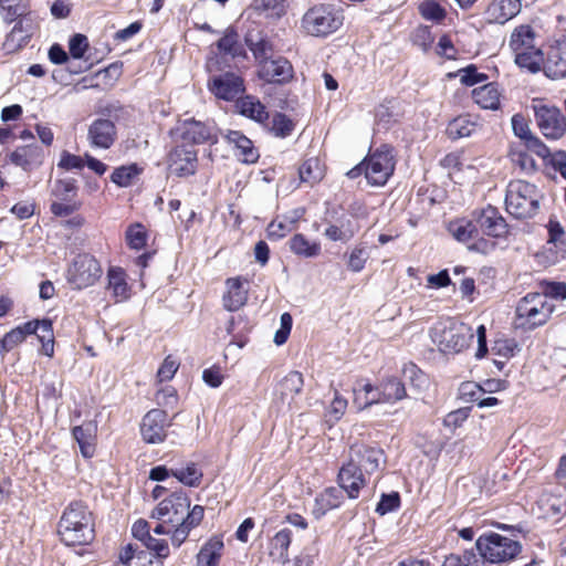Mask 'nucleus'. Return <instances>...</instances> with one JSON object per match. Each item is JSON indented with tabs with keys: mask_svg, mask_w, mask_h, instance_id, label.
<instances>
[{
	"mask_svg": "<svg viewBox=\"0 0 566 566\" xmlns=\"http://www.w3.org/2000/svg\"><path fill=\"white\" fill-rule=\"evenodd\" d=\"M61 541L67 546L86 545L94 538L92 513L83 502H72L59 522Z\"/></svg>",
	"mask_w": 566,
	"mask_h": 566,
	"instance_id": "obj_1",
	"label": "nucleus"
},
{
	"mask_svg": "<svg viewBox=\"0 0 566 566\" xmlns=\"http://www.w3.org/2000/svg\"><path fill=\"white\" fill-rule=\"evenodd\" d=\"M535 31L531 25L516 27L509 41V46L514 54L515 64L532 74L542 71L544 53L535 43Z\"/></svg>",
	"mask_w": 566,
	"mask_h": 566,
	"instance_id": "obj_2",
	"label": "nucleus"
},
{
	"mask_svg": "<svg viewBox=\"0 0 566 566\" xmlns=\"http://www.w3.org/2000/svg\"><path fill=\"white\" fill-rule=\"evenodd\" d=\"M542 195L537 187L524 180H512L507 185L505 209L516 219L533 218L538 209Z\"/></svg>",
	"mask_w": 566,
	"mask_h": 566,
	"instance_id": "obj_3",
	"label": "nucleus"
},
{
	"mask_svg": "<svg viewBox=\"0 0 566 566\" xmlns=\"http://www.w3.org/2000/svg\"><path fill=\"white\" fill-rule=\"evenodd\" d=\"M555 310V304L547 296L537 292L523 296L515 308V326L524 331H533L545 325Z\"/></svg>",
	"mask_w": 566,
	"mask_h": 566,
	"instance_id": "obj_4",
	"label": "nucleus"
},
{
	"mask_svg": "<svg viewBox=\"0 0 566 566\" xmlns=\"http://www.w3.org/2000/svg\"><path fill=\"white\" fill-rule=\"evenodd\" d=\"M430 337L443 354H458L473 340L474 334L470 326L454 322H438L430 329Z\"/></svg>",
	"mask_w": 566,
	"mask_h": 566,
	"instance_id": "obj_5",
	"label": "nucleus"
},
{
	"mask_svg": "<svg viewBox=\"0 0 566 566\" xmlns=\"http://www.w3.org/2000/svg\"><path fill=\"white\" fill-rule=\"evenodd\" d=\"M475 547L482 559L491 564L509 563L522 552L520 542L497 533L481 535Z\"/></svg>",
	"mask_w": 566,
	"mask_h": 566,
	"instance_id": "obj_6",
	"label": "nucleus"
},
{
	"mask_svg": "<svg viewBox=\"0 0 566 566\" xmlns=\"http://www.w3.org/2000/svg\"><path fill=\"white\" fill-rule=\"evenodd\" d=\"M342 12L332 4H316L302 18L303 30L313 36H326L337 31L343 24Z\"/></svg>",
	"mask_w": 566,
	"mask_h": 566,
	"instance_id": "obj_7",
	"label": "nucleus"
},
{
	"mask_svg": "<svg viewBox=\"0 0 566 566\" xmlns=\"http://www.w3.org/2000/svg\"><path fill=\"white\" fill-rule=\"evenodd\" d=\"M395 166L392 148L381 145L365 159V178L370 186L381 187L394 174Z\"/></svg>",
	"mask_w": 566,
	"mask_h": 566,
	"instance_id": "obj_8",
	"label": "nucleus"
},
{
	"mask_svg": "<svg viewBox=\"0 0 566 566\" xmlns=\"http://www.w3.org/2000/svg\"><path fill=\"white\" fill-rule=\"evenodd\" d=\"M532 108L536 124L546 138L556 140L565 135L566 117L558 107L535 99Z\"/></svg>",
	"mask_w": 566,
	"mask_h": 566,
	"instance_id": "obj_9",
	"label": "nucleus"
},
{
	"mask_svg": "<svg viewBox=\"0 0 566 566\" xmlns=\"http://www.w3.org/2000/svg\"><path fill=\"white\" fill-rule=\"evenodd\" d=\"M101 275L98 261L87 253L76 255L67 270L69 283L78 290L93 285Z\"/></svg>",
	"mask_w": 566,
	"mask_h": 566,
	"instance_id": "obj_10",
	"label": "nucleus"
},
{
	"mask_svg": "<svg viewBox=\"0 0 566 566\" xmlns=\"http://www.w3.org/2000/svg\"><path fill=\"white\" fill-rule=\"evenodd\" d=\"M190 509V500L184 492H174L164 499L153 510L150 517L159 522L169 523L171 527L184 522L187 510Z\"/></svg>",
	"mask_w": 566,
	"mask_h": 566,
	"instance_id": "obj_11",
	"label": "nucleus"
},
{
	"mask_svg": "<svg viewBox=\"0 0 566 566\" xmlns=\"http://www.w3.org/2000/svg\"><path fill=\"white\" fill-rule=\"evenodd\" d=\"M171 424L168 415L161 409H151L143 418L140 433L147 443H160L165 440L167 428Z\"/></svg>",
	"mask_w": 566,
	"mask_h": 566,
	"instance_id": "obj_12",
	"label": "nucleus"
},
{
	"mask_svg": "<svg viewBox=\"0 0 566 566\" xmlns=\"http://www.w3.org/2000/svg\"><path fill=\"white\" fill-rule=\"evenodd\" d=\"M479 233L492 238H502L507 233V223L495 207L488 206L472 212Z\"/></svg>",
	"mask_w": 566,
	"mask_h": 566,
	"instance_id": "obj_13",
	"label": "nucleus"
},
{
	"mask_svg": "<svg viewBox=\"0 0 566 566\" xmlns=\"http://www.w3.org/2000/svg\"><path fill=\"white\" fill-rule=\"evenodd\" d=\"M366 475H370L385 465L384 450L366 444H355L349 450V458Z\"/></svg>",
	"mask_w": 566,
	"mask_h": 566,
	"instance_id": "obj_14",
	"label": "nucleus"
},
{
	"mask_svg": "<svg viewBox=\"0 0 566 566\" xmlns=\"http://www.w3.org/2000/svg\"><path fill=\"white\" fill-rule=\"evenodd\" d=\"M197 151L191 145L176 146L169 154V170L178 177L193 175L197 170Z\"/></svg>",
	"mask_w": 566,
	"mask_h": 566,
	"instance_id": "obj_15",
	"label": "nucleus"
},
{
	"mask_svg": "<svg viewBox=\"0 0 566 566\" xmlns=\"http://www.w3.org/2000/svg\"><path fill=\"white\" fill-rule=\"evenodd\" d=\"M337 480L349 499H357L360 490L367 485L366 474L349 459L339 469Z\"/></svg>",
	"mask_w": 566,
	"mask_h": 566,
	"instance_id": "obj_16",
	"label": "nucleus"
},
{
	"mask_svg": "<svg viewBox=\"0 0 566 566\" xmlns=\"http://www.w3.org/2000/svg\"><path fill=\"white\" fill-rule=\"evenodd\" d=\"M542 70L553 80L566 77V39L556 40L549 46Z\"/></svg>",
	"mask_w": 566,
	"mask_h": 566,
	"instance_id": "obj_17",
	"label": "nucleus"
},
{
	"mask_svg": "<svg viewBox=\"0 0 566 566\" xmlns=\"http://www.w3.org/2000/svg\"><path fill=\"white\" fill-rule=\"evenodd\" d=\"M87 139L93 148L108 149L116 139V126L106 118L95 119L88 127Z\"/></svg>",
	"mask_w": 566,
	"mask_h": 566,
	"instance_id": "obj_18",
	"label": "nucleus"
},
{
	"mask_svg": "<svg viewBox=\"0 0 566 566\" xmlns=\"http://www.w3.org/2000/svg\"><path fill=\"white\" fill-rule=\"evenodd\" d=\"M259 75L270 83H286L293 77V66L285 57H271L260 64Z\"/></svg>",
	"mask_w": 566,
	"mask_h": 566,
	"instance_id": "obj_19",
	"label": "nucleus"
},
{
	"mask_svg": "<svg viewBox=\"0 0 566 566\" xmlns=\"http://www.w3.org/2000/svg\"><path fill=\"white\" fill-rule=\"evenodd\" d=\"M210 90L218 98L232 101L244 92V84L239 75L224 73L213 77Z\"/></svg>",
	"mask_w": 566,
	"mask_h": 566,
	"instance_id": "obj_20",
	"label": "nucleus"
},
{
	"mask_svg": "<svg viewBox=\"0 0 566 566\" xmlns=\"http://www.w3.org/2000/svg\"><path fill=\"white\" fill-rule=\"evenodd\" d=\"M178 129L181 132L182 139L188 143L203 144L217 142L214 128L193 118L185 119Z\"/></svg>",
	"mask_w": 566,
	"mask_h": 566,
	"instance_id": "obj_21",
	"label": "nucleus"
},
{
	"mask_svg": "<svg viewBox=\"0 0 566 566\" xmlns=\"http://www.w3.org/2000/svg\"><path fill=\"white\" fill-rule=\"evenodd\" d=\"M521 11V0H493L485 10L489 23L504 24Z\"/></svg>",
	"mask_w": 566,
	"mask_h": 566,
	"instance_id": "obj_22",
	"label": "nucleus"
},
{
	"mask_svg": "<svg viewBox=\"0 0 566 566\" xmlns=\"http://www.w3.org/2000/svg\"><path fill=\"white\" fill-rule=\"evenodd\" d=\"M42 160L43 149L35 144L18 147L10 154V161L24 171H31L39 167Z\"/></svg>",
	"mask_w": 566,
	"mask_h": 566,
	"instance_id": "obj_23",
	"label": "nucleus"
},
{
	"mask_svg": "<svg viewBox=\"0 0 566 566\" xmlns=\"http://www.w3.org/2000/svg\"><path fill=\"white\" fill-rule=\"evenodd\" d=\"M224 137L229 144L234 146V155L239 158V160L245 164H253L258 160V150L254 148L251 139L244 136L241 132L228 130Z\"/></svg>",
	"mask_w": 566,
	"mask_h": 566,
	"instance_id": "obj_24",
	"label": "nucleus"
},
{
	"mask_svg": "<svg viewBox=\"0 0 566 566\" xmlns=\"http://www.w3.org/2000/svg\"><path fill=\"white\" fill-rule=\"evenodd\" d=\"M304 212V209L298 208L284 214L281 219L273 220L266 229L269 238L280 240L287 233L295 230L296 224L303 218Z\"/></svg>",
	"mask_w": 566,
	"mask_h": 566,
	"instance_id": "obj_25",
	"label": "nucleus"
},
{
	"mask_svg": "<svg viewBox=\"0 0 566 566\" xmlns=\"http://www.w3.org/2000/svg\"><path fill=\"white\" fill-rule=\"evenodd\" d=\"M227 292L223 295V306L229 312L240 310L248 300V290L240 277H231L226 282Z\"/></svg>",
	"mask_w": 566,
	"mask_h": 566,
	"instance_id": "obj_26",
	"label": "nucleus"
},
{
	"mask_svg": "<svg viewBox=\"0 0 566 566\" xmlns=\"http://www.w3.org/2000/svg\"><path fill=\"white\" fill-rule=\"evenodd\" d=\"M238 113L244 117H248L263 126L269 119V113L266 107L252 95H245L235 102Z\"/></svg>",
	"mask_w": 566,
	"mask_h": 566,
	"instance_id": "obj_27",
	"label": "nucleus"
},
{
	"mask_svg": "<svg viewBox=\"0 0 566 566\" xmlns=\"http://www.w3.org/2000/svg\"><path fill=\"white\" fill-rule=\"evenodd\" d=\"M358 231V227L350 217L342 216L334 223H329L324 235L331 241L347 242Z\"/></svg>",
	"mask_w": 566,
	"mask_h": 566,
	"instance_id": "obj_28",
	"label": "nucleus"
},
{
	"mask_svg": "<svg viewBox=\"0 0 566 566\" xmlns=\"http://www.w3.org/2000/svg\"><path fill=\"white\" fill-rule=\"evenodd\" d=\"M343 502V492L337 488H327L315 497L313 514L321 518L328 511L338 507Z\"/></svg>",
	"mask_w": 566,
	"mask_h": 566,
	"instance_id": "obj_29",
	"label": "nucleus"
},
{
	"mask_svg": "<svg viewBox=\"0 0 566 566\" xmlns=\"http://www.w3.org/2000/svg\"><path fill=\"white\" fill-rule=\"evenodd\" d=\"M293 533L290 528H282L270 541L269 549L272 558L282 565L290 564L289 547Z\"/></svg>",
	"mask_w": 566,
	"mask_h": 566,
	"instance_id": "obj_30",
	"label": "nucleus"
},
{
	"mask_svg": "<svg viewBox=\"0 0 566 566\" xmlns=\"http://www.w3.org/2000/svg\"><path fill=\"white\" fill-rule=\"evenodd\" d=\"M497 85L489 83L472 91L473 101L483 109L496 111L501 105Z\"/></svg>",
	"mask_w": 566,
	"mask_h": 566,
	"instance_id": "obj_31",
	"label": "nucleus"
},
{
	"mask_svg": "<svg viewBox=\"0 0 566 566\" xmlns=\"http://www.w3.org/2000/svg\"><path fill=\"white\" fill-rule=\"evenodd\" d=\"M353 391V403L358 410H364L375 403H382L378 388L369 382L357 384Z\"/></svg>",
	"mask_w": 566,
	"mask_h": 566,
	"instance_id": "obj_32",
	"label": "nucleus"
},
{
	"mask_svg": "<svg viewBox=\"0 0 566 566\" xmlns=\"http://www.w3.org/2000/svg\"><path fill=\"white\" fill-rule=\"evenodd\" d=\"M245 41L260 64L272 57L273 45L271 41L260 32L254 33L250 31L247 34Z\"/></svg>",
	"mask_w": 566,
	"mask_h": 566,
	"instance_id": "obj_33",
	"label": "nucleus"
},
{
	"mask_svg": "<svg viewBox=\"0 0 566 566\" xmlns=\"http://www.w3.org/2000/svg\"><path fill=\"white\" fill-rule=\"evenodd\" d=\"M223 542L220 537L210 538L197 555V566H218Z\"/></svg>",
	"mask_w": 566,
	"mask_h": 566,
	"instance_id": "obj_34",
	"label": "nucleus"
},
{
	"mask_svg": "<svg viewBox=\"0 0 566 566\" xmlns=\"http://www.w3.org/2000/svg\"><path fill=\"white\" fill-rule=\"evenodd\" d=\"M290 250L302 258H315L321 253V243L310 241L304 234L296 233L289 241Z\"/></svg>",
	"mask_w": 566,
	"mask_h": 566,
	"instance_id": "obj_35",
	"label": "nucleus"
},
{
	"mask_svg": "<svg viewBox=\"0 0 566 566\" xmlns=\"http://www.w3.org/2000/svg\"><path fill=\"white\" fill-rule=\"evenodd\" d=\"M94 431L95 428L91 422L73 428V437L80 446L81 453L85 458H91L94 453Z\"/></svg>",
	"mask_w": 566,
	"mask_h": 566,
	"instance_id": "obj_36",
	"label": "nucleus"
},
{
	"mask_svg": "<svg viewBox=\"0 0 566 566\" xmlns=\"http://www.w3.org/2000/svg\"><path fill=\"white\" fill-rule=\"evenodd\" d=\"M479 130V124L469 116H459L451 120L447 127V134L452 139L470 137Z\"/></svg>",
	"mask_w": 566,
	"mask_h": 566,
	"instance_id": "obj_37",
	"label": "nucleus"
},
{
	"mask_svg": "<svg viewBox=\"0 0 566 566\" xmlns=\"http://www.w3.org/2000/svg\"><path fill=\"white\" fill-rule=\"evenodd\" d=\"M382 403H394L406 397L405 385L397 378H388L378 387Z\"/></svg>",
	"mask_w": 566,
	"mask_h": 566,
	"instance_id": "obj_38",
	"label": "nucleus"
},
{
	"mask_svg": "<svg viewBox=\"0 0 566 566\" xmlns=\"http://www.w3.org/2000/svg\"><path fill=\"white\" fill-rule=\"evenodd\" d=\"M449 231L459 242H469L479 237L473 217L470 220H457L449 224Z\"/></svg>",
	"mask_w": 566,
	"mask_h": 566,
	"instance_id": "obj_39",
	"label": "nucleus"
},
{
	"mask_svg": "<svg viewBox=\"0 0 566 566\" xmlns=\"http://www.w3.org/2000/svg\"><path fill=\"white\" fill-rule=\"evenodd\" d=\"M263 127L274 136L284 138L291 135L294 129V124L285 114L275 113L272 117L269 116Z\"/></svg>",
	"mask_w": 566,
	"mask_h": 566,
	"instance_id": "obj_40",
	"label": "nucleus"
},
{
	"mask_svg": "<svg viewBox=\"0 0 566 566\" xmlns=\"http://www.w3.org/2000/svg\"><path fill=\"white\" fill-rule=\"evenodd\" d=\"M298 175L302 182L313 186L322 180L324 169L318 158L312 157L306 159L298 168Z\"/></svg>",
	"mask_w": 566,
	"mask_h": 566,
	"instance_id": "obj_41",
	"label": "nucleus"
},
{
	"mask_svg": "<svg viewBox=\"0 0 566 566\" xmlns=\"http://www.w3.org/2000/svg\"><path fill=\"white\" fill-rule=\"evenodd\" d=\"M303 376L298 371H290L279 384L277 390L282 400L293 398L300 394L303 387Z\"/></svg>",
	"mask_w": 566,
	"mask_h": 566,
	"instance_id": "obj_42",
	"label": "nucleus"
},
{
	"mask_svg": "<svg viewBox=\"0 0 566 566\" xmlns=\"http://www.w3.org/2000/svg\"><path fill=\"white\" fill-rule=\"evenodd\" d=\"M108 290L117 298L125 300L128 297V285L125 272L119 268H111L107 273Z\"/></svg>",
	"mask_w": 566,
	"mask_h": 566,
	"instance_id": "obj_43",
	"label": "nucleus"
},
{
	"mask_svg": "<svg viewBox=\"0 0 566 566\" xmlns=\"http://www.w3.org/2000/svg\"><path fill=\"white\" fill-rule=\"evenodd\" d=\"M171 475L185 485L197 486L201 481L202 472L191 462L186 467L171 469Z\"/></svg>",
	"mask_w": 566,
	"mask_h": 566,
	"instance_id": "obj_44",
	"label": "nucleus"
},
{
	"mask_svg": "<svg viewBox=\"0 0 566 566\" xmlns=\"http://www.w3.org/2000/svg\"><path fill=\"white\" fill-rule=\"evenodd\" d=\"M220 52L232 57L242 53V46L238 41V33L233 30H227L226 34L217 43Z\"/></svg>",
	"mask_w": 566,
	"mask_h": 566,
	"instance_id": "obj_45",
	"label": "nucleus"
},
{
	"mask_svg": "<svg viewBox=\"0 0 566 566\" xmlns=\"http://www.w3.org/2000/svg\"><path fill=\"white\" fill-rule=\"evenodd\" d=\"M138 174L139 169L136 165L120 166L113 171L111 180L119 187H128Z\"/></svg>",
	"mask_w": 566,
	"mask_h": 566,
	"instance_id": "obj_46",
	"label": "nucleus"
},
{
	"mask_svg": "<svg viewBox=\"0 0 566 566\" xmlns=\"http://www.w3.org/2000/svg\"><path fill=\"white\" fill-rule=\"evenodd\" d=\"M403 377L418 391L427 388L429 381L424 373H422L415 364L406 365L403 368Z\"/></svg>",
	"mask_w": 566,
	"mask_h": 566,
	"instance_id": "obj_47",
	"label": "nucleus"
},
{
	"mask_svg": "<svg viewBox=\"0 0 566 566\" xmlns=\"http://www.w3.org/2000/svg\"><path fill=\"white\" fill-rule=\"evenodd\" d=\"M442 566H481V562L473 551H465L461 555L450 554Z\"/></svg>",
	"mask_w": 566,
	"mask_h": 566,
	"instance_id": "obj_48",
	"label": "nucleus"
},
{
	"mask_svg": "<svg viewBox=\"0 0 566 566\" xmlns=\"http://www.w3.org/2000/svg\"><path fill=\"white\" fill-rule=\"evenodd\" d=\"M423 19L440 22L446 17V10L436 1L427 0L419 6Z\"/></svg>",
	"mask_w": 566,
	"mask_h": 566,
	"instance_id": "obj_49",
	"label": "nucleus"
},
{
	"mask_svg": "<svg viewBox=\"0 0 566 566\" xmlns=\"http://www.w3.org/2000/svg\"><path fill=\"white\" fill-rule=\"evenodd\" d=\"M369 253L366 248L357 245L348 254L347 266L350 271L358 273L364 270Z\"/></svg>",
	"mask_w": 566,
	"mask_h": 566,
	"instance_id": "obj_50",
	"label": "nucleus"
},
{
	"mask_svg": "<svg viewBox=\"0 0 566 566\" xmlns=\"http://www.w3.org/2000/svg\"><path fill=\"white\" fill-rule=\"evenodd\" d=\"M126 240L130 248L140 250L146 244V232L142 224L137 223L128 228Z\"/></svg>",
	"mask_w": 566,
	"mask_h": 566,
	"instance_id": "obj_51",
	"label": "nucleus"
},
{
	"mask_svg": "<svg viewBox=\"0 0 566 566\" xmlns=\"http://www.w3.org/2000/svg\"><path fill=\"white\" fill-rule=\"evenodd\" d=\"M88 49V40L84 34H74L69 41V51L73 60H80Z\"/></svg>",
	"mask_w": 566,
	"mask_h": 566,
	"instance_id": "obj_52",
	"label": "nucleus"
},
{
	"mask_svg": "<svg viewBox=\"0 0 566 566\" xmlns=\"http://www.w3.org/2000/svg\"><path fill=\"white\" fill-rule=\"evenodd\" d=\"M400 505V495L398 492H391L389 494H382L379 503L376 506V512L379 515L396 511Z\"/></svg>",
	"mask_w": 566,
	"mask_h": 566,
	"instance_id": "obj_53",
	"label": "nucleus"
},
{
	"mask_svg": "<svg viewBox=\"0 0 566 566\" xmlns=\"http://www.w3.org/2000/svg\"><path fill=\"white\" fill-rule=\"evenodd\" d=\"M347 399L340 396L338 391H335L334 398L327 410V416L329 417V419L333 421L339 420L344 416L347 409Z\"/></svg>",
	"mask_w": 566,
	"mask_h": 566,
	"instance_id": "obj_54",
	"label": "nucleus"
},
{
	"mask_svg": "<svg viewBox=\"0 0 566 566\" xmlns=\"http://www.w3.org/2000/svg\"><path fill=\"white\" fill-rule=\"evenodd\" d=\"M460 81L467 86H472L478 83L484 82L488 76L483 73H479L474 65H469L465 69L459 71Z\"/></svg>",
	"mask_w": 566,
	"mask_h": 566,
	"instance_id": "obj_55",
	"label": "nucleus"
},
{
	"mask_svg": "<svg viewBox=\"0 0 566 566\" xmlns=\"http://www.w3.org/2000/svg\"><path fill=\"white\" fill-rule=\"evenodd\" d=\"M539 294L546 295L547 301L565 300L566 298V284L562 282H548L543 285V292Z\"/></svg>",
	"mask_w": 566,
	"mask_h": 566,
	"instance_id": "obj_56",
	"label": "nucleus"
},
{
	"mask_svg": "<svg viewBox=\"0 0 566 566\" xmlns=\"http://www.w3.org/2000/svg\"><path fill=\"white\" fill-rule=\"evenodd\" d=\"M254 8L272 11L273 15L281 17L285 13V0H254Z\"/></svg>",
	"mask_w": 566,
	"mask_h": 566,
	"instance_id": "obj_57",
	"label": "nucleus"
},
{
	"mask_svg": "<svg viewBox=\"0 0 566 566\" xmlns=\"http://www.w3.org/2000/svg\"><path fill=\"white\" fill-rule=\"evenodd\" d=\"M75 192L76 186L75 181L72 179L56 181L53 189V195L61 200H67L70 197L74 196Z\"/></svg>",
	"mask_w": 566,
	"mask_h": 566,
	"instance_id": "obj_58",
	"label": "nucleus"
},
{
	"mask_svg": "<svg viewBox=\"0 0 566 566\" xmlns=\"http://www.w3.org/2000/svg\"><path fill=\"white\" fill-rule=\"evenodd\" d=\"M147 549L155 553L158 558H166L169 555V546L165 539H157L151 535L144 542Z\"/></svg>",
	"mask_w": 566,
	"mask_h": 566,
	"instance_id": "obj_59",
	"label": "nucleus"
},
{
	"mask_svg": "<svg viewBox=\"0 0 566 566\" xmlns=\"http://www.w3.org/2000/svg\"><path fill=\"white\" fill-rule=\"evenodd\" d=\"M317 554L318 549L316 547H306L300 555L295 556L294 559H290V564L285 566H312Z\"/></svg>",
	"mask_w": 566,
	"mask_h": 566,
	"instance_id": "obj_60",
	"label": "nucleus"
},
{
	"mask_svg": "<svg viewBox=\"0 0 566 566\" xmlns=\"http://www.w3.org/2000/svg\"><path fill=\"white\" fill-rule=\"evenodd\" d=\"M511 122L514 134L521 139L526 142L530 137L533 136L527 123L522 115L515 114Z\"/></svg>",
	"mask_w": 566,
	"mask_h": 566,
	"instance_id": "obj_61",
	"label": "nucleus"
},
{
	"mask_svg": "<svg viewBox=\"0 0 566 566\" xmlns=\"http://www.w3.org/2000/svg\"><path fill=\"white\" fill-rule=\"evenodd\" d=\"M525 146L528 151L534 153L543 159L551 157L548 147L534 135L525 142Z\"/></svg>",
	"mask_w": 566,
	"mask_h": 566,
	"instance_id": "obj_62",
	"label": "nucleus"
},
{
	"mask_svg": "<svg viewBox=\"0 0 566 566\" xmlns=\"http://www.w3.org/2000/svg\"><path fill=\"white\" fill-rule=\"evenodd\" d=\"M59 167L66 170L82 169L84 161L82 157L64 151L61 156Z\"/></svg>",
	"mask_w": 566,
	"mask_h": 566,
	"instance_id": "obj_63",
	"label": "nucleus"
},
{
	"mask_svg": "<svg viewBox=\"0 0 566 566\" xmlns=\"http://www.w3.org/2000/svg\"><path fill=\"white\" fill-rule=\"evenodd\" d=\"M549 165L552 168L559 172L566 179V153L563 150L556 151L549 157Z\"/></svg>",
	"mask_w": 566,
	"mask_h": 566,
	"instance_id": "obj_64",
	"label": "nucleus"
}]
</instances>
